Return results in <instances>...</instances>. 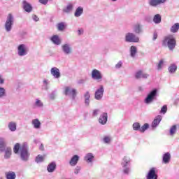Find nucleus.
Here are the masks:
<instances>
[{
    "mask_svg": "<svg viewBox=\"0 0 179 179\" xmlns=\"http://www.w3.org/2000/svg\"><path fill=\"white\" fill-rule=\"evenodd\" d=\"M82 83H83V80H81L80 81H79V84H81Z\"/></svg>",
    "mask_w": 179,
    "mask_h": 179,
    "instance_id": "052dcab7",
    "label": "nucleus"
},
{
    "mask_svg": "<svg viewBox=\"0 0 179 179\" xmlns=\"http://www.w3.org/2000/svg\"><path fill=\"white\" fill-rule=\"evenodd\" d=\"M167 0H149L148 5L152 7H157L160 6V5H163V3H166Z\"/></svg>",
    "mask_w": 179,
    "mask_h": 179,
    "instance_id": "9b49d317",
    "label": "nucleus"
},
{
    "mask_svg": "<svg viewBox=\"0 0 179 179\" xmlns=\"http://www.w3.org/2000/svg\"><path fill=\"white\" fill-rule=\"evenodd\" d=\"M117 0H112V2H116Z\"/></svg>",
    "mask_w": 179,
    "mask_h": 179,
    "instance_id": "680f3d73",
    "label": "nucleus"
},
{
    "mask_svg": "<svg viewBox=\"0 0 179 179\" xmlns=\"http://www.w3.org/2000/svg\"><path fill=\"white\" fill-rule=\"evenodd\" d=\"M79 160H80V156H78V155H74L73 156H72L69 162V164L72 166H77Z\"/></svg>",
    "mask_w": 179,
    "mask_h": 179,
    "instance_id": "aec40b11",
    "label": "nucleus"
},
{
    "mask_svg": "<svg viewBox=\"0 0 179 179\" xmlns=\"http://www.w3.org/2000/svg\"><path fill=\"white\" fill-rule=\"evenodd\" d=\"M57 96V92L56 91H53L51 92V94L49 95L50 99H52V100H54L55 97Z\"/></svg>",
    "mask_w": 179,
    "mask_h": 179,
    "instance_id": "09e8293b",
    "label": "nucleus"
},
{
    "mask_svg": "<svg viewBox=\"0 0 179 179\" xmlns=\"http://www.w3.org/2000/svg\"><path fill=\"white\" fill-rule=\"evenodd\" d=\"M100 113L99 108H95L94 110H92V116L93 117H97Z\"/></svg>",
    "mask_w": 179,
    "mask_h": 179,
    "instance_id": "49530a36",
    "label": "nucleus"
},
{
    "mask_svg": "<svg viewBox=\"0 0 179 179\" xmlns=\"http://www.w3.org/2000/svg\"><path fill=\"white\" fill-rule=\"evenodd\" d=\"M32 124L34 125V128L38 129L41 127V122L38 118H34L32 120Z\"/></svg>",
    "mask_w": 179,
    "mask_h": 179,
    "instance_id": "bb28decb",
    "label": "nucleus"
},
{
    "mask_svg": "<svg viewBox=\"0 0 179 179\" xmlns=\"http://www.w3.org/2000/svg\"><path fill=\"white\" fill-rule=\"evenodd\" d=\"M4 159H10L11 157L12 154V149L10 147H7V145L5 148V151H4Z\"/></svg>",
    "mask_w": 179,
    "mask_h": 179,
    "instance_id": "a878e982",
    "label": "nucleus"
},
{
    "mask_svg": "<svg viewBox=\"0 0 179 179\" xmlns=\"http://www.w3.org/2000/svg\"><path fill=\"white\" fill-rule=\"evenodd\" d=\"M50 83L49 80H43V86L45 90H49Z\"/></svg>",
    "mask_w": 179,
    "mask_h": 179,
    "instance_id": "a18cd8bd",
    "label": "nucleus"
},
{
    "mask_svg": "<svg viewBox=\"0 0 179 179\" xmlns=\"http://www.w3.org/2000/svg\"><path fill=\"white\" fill-rule=\"evenodd\" d=\"M38 2L42 5H48L49 0H38Z\"/></svg>",
    "mask_w": 179,
    "mask_h": 179,
    "instance_id": "864d4df0",
    "label": "nucleus"
},
{
    "mask_svg": "<svg viewBox=\"0 0 179 179\" xmlns=\"http://www.w3.org/2000/svg\"><path fill=\"white\" fill-rule=\"evenodd\" d=\"M66 25L65 24V22H59L57 24V28L59 31H64L66 28Z\"/></svg>",
    "mask_w": 179,
    "mask_h": 179,
    "instance_id": "c9c22d12",
    "label": "nucleus"
},
{
    "mask_svg": "<svg viewBox=\"0 0 179 179\" xmlns=\"http://www.w3.org/2000/svg\"><path fill=\"white\" fill-rule=\"evenodd\" d=\"M13 150L15 154H18L20 151L21 160L23 162H28L30 155L27 143H23L22 145H20V143H15Z\"/></svg>",
    "mask_w": 179,
    "mask_h": 179,
    "instance_id": "f257e3e1",
    "label": "nucleus"
},
{
    "mask_svg": "<svg viewBox=\"0 0 179 179\" xmlns=\"http://www.w3.org/2000/svg\"><path fill=\"white\" fill-rule=\"evenodd\" d=\"M138 53V48L136 46H131L130 48V56L131 57L135 58Z\"/></svg>",
    "mask_w": 179,
    "mask_h": 179,
    "instance_id": "c756f323",
    "label": "nucleus"
},
{
    "mask_svg": "<svg viewBox=\"0 0 179 179\" xmlns=\"http://www.w3.org/2000/svg\"><path fill=\"white\" fill-rule=\"evenodd\" d=\"M110 141H111V136H106L103 138V142L104 143H110Z\"/></svg>",
    "mask_w": 179,
    "mask_h": 179,
    "instance_id": "37998d69",
    "label": "nucleus"
},
{
    "mask_svg": "<svg viewBox=\"0 0 179 179\" xmlns=\"http://www.w3.org/2000/svg\"><path fill=\"white\" fill-rule=\"evenodd\" d=\"M6 96V90L0 87V97Z\"/></svg>",
    "mask_w": 179,
    "mask_h": 179,
    "instance_id": "de8ad7c7",
    "label": "nucleus"
},
{
    "mask_svg": "<svg viewBox=\"0 0 179 179\" xmlns=\"http://www.w3.org/2000/svg\"><path fill=\"white\" fill-rule=\"evenodd\" d=\"M162 120V116L159 115L155 117V118L153 120L152 122V128H157L158 127L159 124H160L161 121Z\"/></svg>",
    "mask_w": 179,
    "mask_h": 179,
    "instance_id": "412c9836",
    "label": "nucleus"
},
{
    "mask_svg": "<svg viewBox=\"0 0 179 179\" xmlns=\"http://www.w3.org/2000/svg\"><path fill=\"white\" fill-rule=\"evenodd\" d=\"M126 42H139V36H136L134 32H127L125 34Z\"/></svg>",
    "mask_w": 179,
    "mask_h": 179,
    "instance_id": "6e6552de",
    "label": "nucleus"
},
{
    "mask_svg": "<svg viewBox=\"0 0 179 179\" xmlns=\"http://www.w3.org/2000/svg\"><path fill=\"white\" fill-rule=\"evenodd\" d=\"M56 168H57V164L55 162H52L47 166V170L48 173H54V171L56 170Z\"/></svg>",
    "mask_w": 179,
    "mask_h": 179,
    "instance_id": "b1692460",
    "label": "nucleus"
},
{
    "mask_svg": "<svg viewBox=\"0 0 179 179\" xmlns=\"http://www.w3.org/2000/svg\"><path fill=\"white\" fill-rule=\"evenodd\" d=\"M64 95L66 96H72V99L75 100L77 96V91L74 88H71V87H66L64 88Z\"/></svg>",
    "mask_w": 179,
    "mask_h": 179,
    "instance_id": "0eeeda50",
    "label": "nucleus"
},
{
    "mask_svg": "<svg viewBox=\"0 0 179 179\" xmlns=\"http://www.w3.org/2000/svg\"><path fill=\"white\" fill-rule=\"evenodd\" d=\"M157 92L158 91L156 88L150 91V92L147 95L144 101L145 103H146V104H150V103L153 101L154 99H156V97L157 96Z\"/></svg>",
    "mask_w": 179,
    "mask_h": 179,
    "instance_id": "423d86ee",
    "label": "nucleus"
},
{
    "mask_svg": "<svg viewBox=\"0 0 179 179\" xmlns=\"http://www.w3.org/2000/svg\"><path fill=\"white\" fill-rule=\"evenodd\" d=\"M22 6L24 10H25V11H27V13H31V11H32L33 10V6H31V4L29 3V1H27V0H23Z\"/></svg>",
    "mask_w": 179,
    "mask_h": 179,
    "instance_id": "f3484780",
    "label": "nucleus"
},
{
    "mask_svg": "<svg viewBox=\"0 0 179 179\" xmlns=\"http://www.w3.org/2000/svg\"><path fill=\"white\" fill-rule=\"evenodd\" d=\"M177 131L176 125H173L170 129V135H174Z\"/></svg>",
    "mask_w": 179,
    "mask_h": 179,
    "instance_id": "c03bdc74",
    "label": "nucleus"
},
{
    "mask_svg": "<svg viewBox=\"0 0 179 179\" xmlns=\"http://www.w3.org/2000/svg\"><path fill=\"white\" fill-rule=\"evenodd\" d=\"M157 38H158L157 32L155 31L153 34L152 40L156 41V39H157Z\"/></svg>",
    "mask_w": 179,
    "mask_h": 179,
    "instance_id": "6e6d98bb",
    "label": "nucleus"
},
{
    "mask_svg": "<svg viewBox=\"0 0 179 179\" xmlns=\"http://www.w3.org/2000/svg\"><path fill=\"white\" fill-rule=\"evenodd\" d=\"M131 160L129 156H124L122 160L121 166L122 173L125 176H129L131 173Z\"/></svg>",
    "mask_w": 179,
    "mask_h": 179,
    "instance_id": "7ed1b4c3",
    "label": "nucleus"
},
{
    "mask_svg": "<svg viewBox=\"0 0 179 179\" xmlns=\"http://www.w3.org/2000/svg\"><path fill=\"white\" fill-rule=\"evenodd\" d=\"M34 106H35V107L42 108V107H43L44 103H43V102H42V101H40V99H36Z\"/></svg>",
    "mask_w": 179,
    "mask_h": 179,
    "instance_id": "4c0bfd02",
    "label": "nucleus"
},
{
    "mask_svg": "<svg viewBox=\"0 0 179 179\" xmlns=\"http://www.w3.org/2000/svg\"><path fill=\"white\" fill-rule=\"evenodd\" d=\"M177 66L176 64H171L168 69L169 73L171 74H174V73H176L177 71Z\"/></svg>",
    "mask_w": 179,
    "mask_h": 179,
    "instance_id": "72a5a7b5",
    "label": "nucleus"
},
{
    "mask_svg": "<svg viewBox=\"0 0 179 179\" xmlns=\"http://www.w3.org/2000/svg\"><path fill=\"white\" fill-rule=\"evenodd\" d=\"M29 47L25 43H20L17 46V55L18 56H27L29 53Z\"/></svg>",
    "mask_w": 179,
    "mask_h": 179,
    "instance_id": "39448f33",
    "label": "nucleus"
},
{
    "mask_svg": "<svg viewBox=\"0 0 179 179\" xmlns=\"http://www.w3.org/2000/svg\"><path fill=\"white\" fill-rule=\"evenodd\" d=\"M7 142L6 138L0 136V153H3L6 150Z\"/></svg>",
    "mask_w": 179,
    "mask_h": 179,
    "instance_id": "dca6fc26",
    "label": "nucleus"
},
{
    "mask_svg": "<svg viewBox=\"0 0 179 179\" xmlns=\"http://www.w3.org/2000/svg\"><path fill=\"white\" fill-rule=\"evenodd\" d=\"M14 21H15L14 15L11 13L8 14L6 20V22L4 24L5 29L6 31H7V32H10V31H12Z\"/></svg>",
    "mask_w": 179,
    "mask_h": 179,
    "instance_id": "20e7f679",
    "label": "nucleus"
},
{
    "mask_svg": "<svg viewBox=\"0 0 179 179\" xmlns=\"http://www.w3.org/2000/svg\"><path fill=\"white\" fill-rule=\"evenodd\" d=\"M84 160L87 163H93L94 160V155L93 153H87L84 157Z\"/></svg>",
    "mask_w": 179,
    "mask_h": 179,
    "instance_id": "4be33fe9",
    "label": "nucleus"
},
{
    "mask_svg": "<svg viewBox=\"0 0 179 179\" xmlns=\"http://www.w3.org/2000/svg\"><path fill=\"white\" fill-rule=\"evenodd\" d=\"M50 41L54 43L55 45H61L62 41L59 36V35H52L50 38Z\"/></svg>",
    "mask_w": 179,
    "mask_h": 179,
    "instance_id": "5701e85b",
    "label": "nucleus"
},
{
    "mask_svg": "<svg viewBox=\"0 0 179 179\" xmlns=\"http://www.w3.org/2000/svg\"><path fill=\"white\" fill-rule=\"evenodd\" d=\"M153 22L155 24H160V22H162L161 14H155L153 17Z\"/></svg>",
    "mask_w": 179,
    "mask_h": 179,
    "instance_id": "473e14b6",
    "label": "nucleus"
},
{
    "mask_svg": "<svg viewBox=\"0 0 179 179\" xmlns=\"http://www.w3.org/2000/svg\"><path fill=\"white\" fill-rule=\"evenodd\" d=\"M50 74L56 79H59L61 77L60 70L57 67H52L50 69Z\"/></svg>",
    "mask_w": 179,
    "mask_h": 179,
    "instance_id": "ddd939ff",
    "label": "nucleus"
},
{
    "mask_svg": "<svg viewBox=\"0 0 179 179\" xmlns=\"http://www.w3.org/2000/svg\"><path fill=\"white\" fill-rule=\"evenodd\" d=\"M83 29H78V35H83Z\"/></svg>",
    "mask_w": 179,
    "mask_h": 179,
    "instance_id": "13d9d810",
    "label": "nucleus"
},
{
    "mask_svg": "<svg viewBox=\"0 0 179 179\" xmlns=\"http://www.w3.org/2000/svg\"><path fill=\"white\" fill-rule=\"evenodd\" d=\"M108 113H102L99 116V122L102 125H105L108 121Z\"/></svg>",
    "mask_w": 179,
    "mask_h": 179,
    "instance_id": "2eb2a0df",
    "label": "nucleus"
},
{
    "mask_svg": "<svg viewBox=\"0 0 179 179\" xmlns=\"http://www.w3.org/2000/svg\"><path fill=\"white\" fill-rule=\"evenodd\" d=\"M148 77H149V74L143 73L142 70H138V71H136V73H135V78H136L137 80H139L141 78L146 79L148 78Z\"/></svg>",
    "mask_w": 179,
    "mask_h": 179,
    "instance_id": "a211bd4d",
    "label": "nucleus"
},
{
    "mask_svg": "<svg viewBox=\"0 0 179 179\" xmlns=\"http://www.w3.org/2000/svg\"><path fill=\"white\" fill-rule=\"evenodd\" d=\"M178 29H179V22H176L175 24H173V25H172L170 31L171 32L176 33V32H178Z\"/></svg>",
    "mask_w": 179,
    "mask_h": 179,
    "instance_id": "f704fd0d",
    "label": "nucleus"
},
{
    "mask_svg": "<svg viewBox=\"0 0 179 179\" xmlns=\"http://www.w3.org/2000/svg\"><path fill=\"white\" fill-rule=\"evenodd\" d=\"M167 106L166 105H164V106L162 107L160 113H162V114H166L167 111Z\"/></svg>",
    "mask_w": 179,
    "mask_h": 179,
    "instance_id": "8fccbe9b",
    "label": "nucleus"
},
{
    "mask_svg": "<svg viewBox=\"0 0 179 179\" xmlns=\"http://www.w3.org/2000/svg\"><path fill=\"white\" fill-rule=\"evenodd\" d=\"M133 29L135 34H142L144 32L143 25L139 22H137L134 25Z\"/></svg>",
    "mask_w": 179,
    "mask_h": 179,
    "instance_id": "4468645a",
    "label": "nucleus"
},
{
    "mask_svg": "<svg viewBox=\"0 0 179 179\" xmlns=\"http://www.w3.org/2000/svg\"><path fill=\"white\" fill-rule=\"evenodd\" d=\"M80 170H81L80 166H76V167L74 170L75 174H78L80 173Z\"/></svg>",
    "mask_w": 179,
    "mask_h": 179,
    "instance_id": "603ef678",
    "label": "nucleus"
},
{
    "mask_svg": "<svg viewBox=\"0 0 179 179\" xmlns=\"http://www.w3.org/2000/svg\"><path fill=\"white\" fill-rule=\"evenodd\" d=\"M67 179H70V178H67Z\"/></svg>",
    "mask_w": 179,
    "mask_h": 179,
    "instance_id": "0e129e2a",
    "label": "nucleus"
},
{
    "mask_svg": "<svg viewBox=\"0 0 179 179\" xmlns=\"http://www.w3.org/2000/svg\"><path fill=\"white\" fill-rule=\"evenodd\" d=\"M4 83V80L2 78V76L0 75V84H3Z\"/></svg>",
    "mask_w": 179,
    "mask_h": 179,
    "instance_id": "bf43d9fd",
    "label": "nucleus"
},
{
    "mask_svg": "<svg viewBox=\"0 0 179 179\" xmlns=\"http://www.w3.org/2000/svg\"><path fill=\"white\" fill-rule=\"evenodd\" d=\"M133 129H134V131H140L141 132V124H139V122H134L133 124Z\"/></svg>",
    "mask_w": 179,
    "mask_h": 179,
    "instance_id": "ea45409f",
    "label": "nucleus"
},
{
    "mask_svg": "<svg viewBox=\"0 0 179 179\" xmlns=\"http://www.w3.org/2000/svg\"><path fill=\"white\" fill-rule=\"evenodd\" d=\"M85 98V103L86 106H89L90 104V92L89 91H87L85 94H84Z\"/></svg>",
    "mask_w": 179,
    "mask_h": 179,
    "instance_id": "2f4dec72",
    "label": "nucleus"
},
{
    "mask_svg": "<svg viewBox=\"0 0 179 179\" xmlns=\"http://www.w3.org/2000/svg\"><path fill=\"white\" fill-rule=\"evenodd\" d=\"M43 160H44L43 156H41V155H38V156H36L35 159V162L36 163H41L42 162H43Z\"/></svg>",
    "mask_w": 179,
    "mask_h": 179,
    "instance_id": "79ce46f5",
    "label": "nucleus"
},
{
    "mask_svg": "<svg viewBox=\"0 0 179 179\" xmlns=\"http://www.w3.org/2000/svg\"><path fill=\"white\" fill-rule=\"evenodd\" d=\"M147 179H158V176L156 174L155 169L152 168L148 172L147 176Z\"/></svg>",
    "mask_w": 179,
    "mask_h": 179,
    "instance_id": "6ab92c4d",
    "label": "nucleus"
},
{
    "mask_svg": "<svg viewBox=\"0 0 179 179\" xmlns=\"http://www.w3.org/2000/svg\"><path fill=\"white\" fill-rule=\"evenodd\" d=\"M104 91L105 90L103 85H99V88H97L94 94L96 100H101Z\"/></svg>",
    "mask_w": 179,
    "mask_h": 179,
    "instance_id": "9d476101",
    "label": "nucleus"
},
{
    "mask_svg": "<svg viewBox=\"0 0 179 179\" xmlns=\"http://www.w3.org/2000/svg\"><path fill=\"white\" fill-rule=\"evenodd\" d=\"M8 129L11 131H15L17 129V123L15 121H10L8 122Z\"/></svg>",
    "mask_w": 179,
    "mask_h": 179,
    "instance_id": "7c9ffc66",
    "label": "nucleus"
},
{
    "mask_svg": "<svg viewBox=\"0 0 179 179\" xmlns=\"http://www.w3.org/2000/svg\"><path fill=\"white\" fill-rule=\"evenodd\" d=\"M123 63L122 62V60H120V62H118V63H117L115 66V69H121Z\"/></svg>",
    "mask_w": 179,
    "mask_h": 179,
    "instance_id": "3c124183",
    "label": "nucleus"
},
{
    "mask_svg": "<svg viewBox=\"0 0 179 179\" xmlns=\"http://www.w3.org/2000/svg\"><path fill=\"white\" fill-rule=\"evenodd\" d=\"M73 4H68L65 8H63L64 13H70L73 10Z\"/></svg>",
    "mask_w": 179,
    "mask_h": 179,
    "instance_id": "e433bc0d",
    "label": "nucleus"
},
{
    "mask_svg": "<svg viewBox=\"0 0 179 179\" xmlns=\"http://www.w3.org/2000/svg\"><path fill=\"white\" fill-rule=\"evenodd\" d=\"M5 176L7 179H16V173L15 171H8L5 173Z\"/></svg>",
    "mask_w": 179,
    "mask_h": 179,
    "instance_id": "c85d7f7f",
    "label": "nucleus"
},
{
    "mask_svg": "<svg viewBox=\"0 0 179 179\" xmlns=\"http://www.w3.org/2000/svg\"><path fill=\"white\" fill-rule=\"evenodd\" d=\"M92 78H93V80H96L99 81H101L103 80V76L101 73V71H99V70H92Z\"/></svg>",
    "mask_w": 179,
    "mask_h": 179,
    "instance_id": "f8f14e48",
    "label": "nucleus"
},
{
    "mask_svg": "<svg viewBox=\"0 0 179 179\" xmlns=\"http://www.w3.org/2000/svg\"><path fill=\"white\" fill-rule=\"evenodd\" d=\"M164 66V62L163 59L159 60L158 64H157V70H162L163 67Z\"/></svg>",
    "mask_w": 179,
    "mask_h": 179,
    "instance_id": "a19ab883",
    "label": "nucleus"
},
{
    "mask_svg": "<svg viewBox=\"0 0 179 179\" xmlns=\"http://www.w3.org/2000/svg\"><path fill=\"white\" fill-rule=\"evenodd\" d=\"M62 51L64 55H71L73 53V48L69 42H66L62 45Z\"/></svg>",
    "mask_w": 179,
    "mask_h": 179,
    "instance_id": "1a4fd4ad",
    "label": "nucleus"
},
{
    "mask_svg": "<svg viewBox=\"0 0 179 179\" xmlns=\"http://www.w3.org/2000/svg\"><path fill=\"white\" fill-rule=\"evenodd\" d=\"M150 125L148 122L142 125V127H140V132H145L146 129H148Z\"/></svg>",
    "mask_w": 179,
    "mask_h": 179,
    "instance_id": "58836bf2",
    "label": "nucleus"
},
{
    "mask_svg": "<svg viewBox=\"0 0 179 179\" xmlns=\"http://www.w3.org/2000/svg\"><path fill=\"white\" fill-rule=\"evenodd\" d=\"M176 43V39L174 35L172 34L166 35L162 41V45L167 46L169 50H174Z\"/></svg>",
    "mask_w": 179,
    "mask_h": 179,
    "instance_id": "f03ea898",
    "label": "nucleus"
},
{
    "mask_svg": "<svg viewBox=\"0 0 179 179\" xmlns=\"http://www.w3.org/2000/svg\"><path fill=\"white\" fill-rule=\"evenodd\" d=\"M39 149H40V150H45V146H44L43 143H41L40 145Z\"/></svg>",
    "mask_w": 179,
    "mask_h": 179,
    "instance_id": "4d7b16f0",
    "label": "nucleus"
},
{
    "mask_svg": "<svg viewBox=\"0 0 179 179\" xmlns=\"http://www.w3.org/2000/svg\"><path fill=\"white\" fill-rule=\"evenodd\" d=\"M171 158V153H169V152H166V153H164L162 157V162L165 164H167L168 163H169Z\"/></svg>",
    "mask_w": 179,
    "mask_h": 179,
    "instance_id": "393cba45",
    "label": "nucleus"
},
{
    "mask_svg": "<svg viewBox=\"0 0 179 179\" xmlns=\"http://www.w3.org/2000/svg\"><path fill=\"white\" fill-rule=\"evenodd\" d=\"M34 142H36V141L35 140Z\"/></svg>",
    "mask_w": 179,
    "mask_h": 179,
    "instance_id": "e2e57ef3",
    "label": "nucleus"
},
{
    "mask_svg": "<svg viewBox=\"0 0 179 179\" xmlns=\"http://www.w3.org/2000/svg\"><path fill=\"white\" fill-rule=\"evenodd\" d=\"M32 18H33L34 21H39V20H40V18L36 14H34L32 15Z\"/></svg>",
    "mask_w": 179,
    "mask_h": 179,
    "instance_id": "5fc2aeb1",
    "label": "nucleus"
},
{
    "mask_svg": "<svg viewBox=\"0 0 179 179\" xmlns=\"http://www.w3.org/2000/svg\"><path fill=\"white\" fill-rule=\"evenodd\" d=\"M83 11H84L83 7H82V6H79L78 7H77L74 13L75 17H80V15L83 14Z\"/></svg>",
    "mask_w": 179,
    "mask_h": 179,
    "instance_id": "cd10ccee",
    "label": "nucleus"
}]
</instances>
